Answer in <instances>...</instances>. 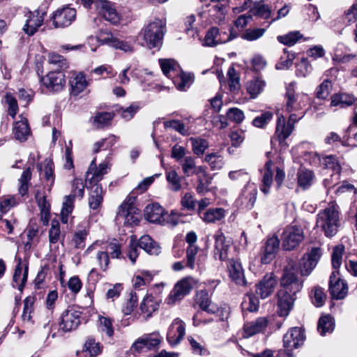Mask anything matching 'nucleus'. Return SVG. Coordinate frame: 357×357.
I'll return each mask as SVG.
<instances>
[{"instance_id": "6e6552de", "label": "nucleus", "mask_w": 357, "mask_h": 357, "mask_svg": "<svg viewBox=\"0 0 357 357\" xmlns=\"http://www.w3.org/2000/svg\"><path fill=\"white\" fill-rule=\"evenodd\" d=\"M111 169V164L109 161H104L96 165V158H94L91 161L87 172H86V187L89 188L91 186L99 185L98 183L103 178Z\"/></svg>"}, {"instance_id": "f03ea898", "label": "nucleus", "mask_w": 357, "mask_h": 357, "mask_svg": "<svg viewBox=\"0 0 357 357\" xmlns=\"http://www.w3.org/2000/svg\"><path fill=\"white\" fill-rule=\"evenodd\" d=\"M340 213L339 206L335 202H330L327 207L321 210L316 220V227L324 232L328 238L336 235L340 227Z\"/></svg>"}, {"instance_id": "f3484780", "label": "nucleus", "mask_w": 357, "mask_h": 357, "mask_svg": "<svg viewBox=\"0 0 357 357\" xmlns=\"http://www.w3.org/2000/svg\"><path fill=\"white\" fill-rule=\"evenodd\" d=\"M98 248L107 252L108 255H110L112 259H119L122 255L121 245L116 239L105 243L96 241L86 249L85 253H89Z\"/></svg>"}, {"instance_id": "f8f14e48", "label": "nucleus", "mask_w": 357, "mask_h": 357, "mask_svg": "<svg viewBox=\"0 0 357 357\" xmlns=\"http://www.w3.org/2000/svg\"><path fill=\"white\" fill-rule=\"evenodd\" d=\"M76 10L70 7L58 9L52 19L55 28H64L70 26L76 18Z\"/></svg>"}, {"instance_id": "c756f323", "label": "nucleus", "mask_w": 357, "mask_h": 357, "mask_svg": "<svg viewBox=\"0 0 357 357\" xmlns=\"http://www.w3.org/2000/svg\"><path fill=\"white\" fill-rule=\"evenodd\" d=\"M268 326V319L266 317H259L255 321L244 325V337H249L259 333L263 332Z\"/></svg>"}, {"instance_id": "ddd939ff", "label": "nucleus", "mask_w": 357, "mask_h": 357, "mask_svg": "<svg viewBox=\"0 0 357 357\" xmlns=\"http://www.w3.org/2000/svg\"><path fill=\"white\" fill-rule=\"evenodd\" d=\"M280 247V240L278 236H273L267 238L261 248L260 261L263 264H270L275 257Z\"/></svg>"}, {"instance_id": "39448f33", "label": "nucleus", "mask_w": 357, "mask_h": 357, "mask_svg": "<svg viewBox=\"0 0 357 357\" xmlns=\"http://www.w3.org/2000/svg\"><path fill=\"white\" fill-rule=\"evenodd\" d=\"M298 114H290L287 122L282 114H278L275 138L280 144L285 142V140L290 136L294 130V124L304 116L301 113L297 118Z\"/></svg>"}, {"instance_id": "a19ab883", "label": "nucleus", "mask_w": 357, "mask_h": 357, "mask_svg": "<svg viewBox=\"0 0 357 357\" xmlns=\"http://www.w3.org/2000/svg\"><path fill=\"white\" fill-rule=\"evenodd\" d=\"M335 323L333 319L330 315H325L320 317L317 330L321 335H325L327 333H331L333 331Z\"/></svg>"}, {"instance_id": "69168bd1", "label": "nucleus", "mask_w": 357, "mask_h": 357, "mask_svg": "<svg viewBox=\"0 0 357 357\" xmlns=\"http://www.w3.org/2000/svg\"><path fill=\"white\" fill-rule=\"evenodd\" d=\"M211 12L213 13L214 20L220 24L225 22L227 10L226 6L223 4H217L213 6Z\"/></svg>"}, {"instance_id": "6ab92c4d", "label": "nucleus", "mask_w": 357, "mask_h": 357, "mask_svg": "<svg viewBox=\"0 0 357 357\" xmlns=\"http://www.w3.org/2000/svg\"><path fill=\"white\" fill-rule=\"evenodd\" d=\"M96 5L100 13L105 20L114 24L119 22L121 17L114 3L107 0H100Z\"/></svg>"}, {"instance_id": "37998d69", "label": "nucleus", "mask_w": 357, "mask_h": 357, "mask_svg": "<svg viewBox=\"0 0 357 357\" xmlns=\"http://www.w3.org/2000/svg\"><path fill=\"white\" fill-rule=\"evenodd\" d=\"M192 149L194 154L197 156L202 155L208 147V142L206 139L200 137H190Z\"/></svg>"}, {"instance_id": "2eb2a0df", "label": "nucleus", "mask_w": 357, "mask_h": 357, "mask_svg": "<svg viewBox=\"0 0 357 357\" xmlns=\"http://www.w3.org/2000/svg\"><path fill=\"white\" fill-rule=\"evenodd\" d=\"M335 271H333L330 277L329 291L333 298L341 300L346 297L348 294L347 283L338 277Z\"/></svg>"}, {"instance_id": "09e8293b", "label": "nucleus", "mask_w": 357, "mask_h": 357, "mask_svg": "<svg viewBox=\"0 0 357 357\" xmlns=\"http://www.w3.org/2000/svg\"><path fill=\"white\" fill-rule=\"evenodd\" d=\"M266 31L265 28H249L241 34V38L248 41H255L261 38Z\"/></svg>"}, {"instance_id": "473e14b6", "label": "nucleus", "mask_w": 357, "mask_h": 357, "mask_svg": "<svg viewBox=\"0 0 357 357\" xmlns=\"http://www.w3.org/2000/svg\"><path fill=\"white\" fill-rule=\"evenodd\" d=\"M140 248L150 255H158L160 252V247L149 235L142 236L137 242Z\"/></svg>"}, {"instance_id": "8fccbe9b", "label": "nucleus", "mask_w": 357, "mask_h": 357, "mask_svg": "<svg viewBox=\"0 0 357 357\" xmlns=\"http://www.w3.org/2000/svg\"><path fill=\"white\" fill-rule=\"evenodd\" d=\"M143 337L146 343V348H147L149 350H151L158 347L161 343L162 340V337L160 335L158 331L144 334Z\"/></svg>"}, {"instance_id": "de8ad7c7", "label": "nucleus", "mask_w": 357, "mask_h": 357, "mask_svg": "<svg viewBox=\"0 0 357 357\" xmlns=\"http://www.w3.org/2000/svg\"><path fill=\"white\" fill-rule=\"evenodd\" d=\"M176 75L177 76L174 78V83L176 88L180 91H185L192 82L191 75L180 71Z\"/></svg>"}, {"instance_id": "5701e85b", "label": "nucleus", "mask_w": 357, "mask_h": 357, "mask_svg": "<svg viewBox=\"0 0 357 357\" xmlns=\"http://www.w3.org/2000/svg\"><path fill=\"white\" fill-rule=\"evenodd\" d=\"M222 35H227V33H220L219 29L216 26L211 27L208 30L204 37V45L214 47L218 44L227 43L235 38L234 36H232L231 33L227 37H223Z\"/></svg>"}, {"instance_id": "052dcab7", "label": "nucleus", "mask_w": 357, "mask_h": 357, "mask_svg": "<svg viewBox=\"0 0 357 357\" xmlns=\"http://www.w3.org/2000/svg\"><path fill=\"white\" fill-rule=\"evenodd\" d=\"M229 86L231 91H238L240 89V79L236 70L234 67H230L227 71Z\"/></svg>"}, {"instance_id": "a18cd8bd", "label": "nucleus", "mask_w": 357, "mask_h": 357, "mask_svg": "<svg viewBox=\"0 0 357 357\" xmlns=\"http://www.w3.org/2000/svg\"><path fill=\"white\" fill-rule=\"evenodd\" d=\"M31 179V172L30 168L28 167L24 170L20 178H19L20 186L18 188V192L21 196H24L28 192Z\"/></svg>"}, {"instance_id": "79ce46f5", "label": "nucleus", "mask_w": 357, "mask_h": 357, "mask_svg": "<svg viewBox=\"0 0 357 357\" xmlns=\"http://www.w3.org/2000/svg\"><path fill=\"white\" fill-rule=\"evenodd\" d=\"M265 82L257 77L246 84V89L251 98H256L264 89Z\"/></svg>"}, {"instance_id": "ea45409f", "label": "nucleus", "mask_w": 357, "mask_h": 357, "mask_svg": "<svg viewBox=\"0 0 357 357\" xmlns=\"http://www.w3.org/2000/svg\"><path fill=\"white\" fill-rule=\"evenodd\" d=\"M13 133L17 140L25 141L30 133L27 121L22 120L16 122L13 128Z\"/></svg>"}, {"instance_id": "c9c22d12", "label": "nucleus", "mask_w": 357, "mask_h": 357, "mask_svg": "<svg viewBox=\"0 0 357 357\" xmlns=\"http://www.w3.org/2000/svg\"><path fill=\"white\" fill-rule=\"evenodd\" d=\"M159 63L163 73L169 78L176 76V74L179 72V66L174 59H161L159 60Z\"/></svg>"}, {"instance_id": "603ef678", "label": "nucleus", "mask_w": 357, "mask_h": 357, "mask_svg": "<svg viewBox=\"0 0 357 357\" xmlns=\"http://www.w3.org/2000/svg\"><path fill=\"white\" fill-rule=\"evenodd\" d=\"M343 252H344V246H342V245L335 246L333 248V250L332 252V256H331L332 266L335 270L334 271H335L337 274H339L338 269L342 264Z\"/></svg>"}, {"instance_id": "20e7f679", "label": "nucleus", "mask_w": 357, "mask_h": 357, "mask_svg": "<svg viewBox=\"0 0 357 357\" xmlns=\"http://www.w3.org/2000/svg\"><path fill=\"white\" fill-rule=\"evenodd\" d=\"M285 111L290 114L301 115V113L305 114L303 107L305 105L307 96L302 93H296L295 83L291 82L286 87L285 93ZM299 116H297L298 118Z\"/></svg>"}, {"instance_id": "4d7b16f0", "label": "nucleus", "mask_w": 357, "mask_h": 357, "mask_svg": "<svg viewBox=\"0 0 357 357\" xmlns=\"http://www.w3.org/2000/svg\"><path fill=\"white\" fill-rule=\"evenodd\" d=\"M97 252L96 254V259L98 264L100 268L105 272L109 268V264L110 262L109 257L107 254V252H105L104 250L100 248H98Z\"/></svg>"}, {"instance_id": "f257e3e1", "label": "nucleus", "mask_w": 357, "mask_h": 357, "mask_svg": "<svg viewBox=\"0 0 357 357\" xmlns=\"http://www.w3.org/2000/svg\"><path fill=\"white\" fill-rule=\"evenodd\" d=\"M299 270L294 265H289L284 270L280 280L281 289L278 292V314L287 317L293 307L295 296L303 288V281L298 277Z\"/></svg>"}, {"instance_id": "680f3d73", "label": "nucleus", "mask_w": 357, "mask_h": 357, "mask_svg": "<svg viewBox=\"0 0 357 357\" xmlns=\"http://www.w3.org/2000/svg\"><path fill=\"white\" fill-rule=\"evenodd\" d=\"M35 298L33 296H27L24 301V309L22 315L24 321H30L31 320V313L33 310V303Z\"/></svg>"}, {"instance_id": "338daca9", "label": "nucleus", "mask_w": 357, "mask_h": 357, "mask_svg": "<svg viewBox=\"0 0 357 357\" xmlns=\"http://www.w3.org/2000/svg\"><path fill=\"white\" fill-rule=\"evenodd\" d=\"M5 103L8 105V112L13 119L18 112V105L16 98L10 93H6L4 96Z\"/></svg>"}, {"instance_id": "f704fd0d", "label": "nucleus", "mask_w": 357, "mask_h": 357, "mask_svg": "<svg viewBox=\"0 0 357 357\" xmlns=\"http://www.w3.org/2000/svg\"><path fill=\"white\" fill-rule=\"evenodd\" d=\"M197 303L202 310L208 313L214 314L218 310L217 305L209 300L208 293L205 291H201L197 295Z\"/></svg>"}, {"instance_id": "b1692460", "label": "nucleus", "mask_w": 357, "mask_h": 357, "mask_svg": "<svg viewBox=\"0 0 357 357\" xmlns=\"http://www.w3.org/2000/svg\"><path fill=\"white\" fill-rule=\"evenodd\" d=\"M308 155L312 158V164L316 165L321 163L325 168L332 169L333 173L341 172V164L337 157L331 155L321 158L316 153H309Z\"/></svg>"}, {"instance_id": "aec40b11", "label": "nucleus", "mask_w": 357, "mask_h": 357, "mask_svg": "<svg viewBox=\"0 0 357 357\" xmlns=\"http://www.w3.org/2000/svg\"><path fill=\"white\" fill-rule=\"evenodd\" d=\"M185 334V323L180 319L176 318L173 321L168 329L167 340L170 344L176 345L181 342Z\"/></svg>"}, {"instance_id": "4468645a", "label": "nucleus", "mask_w": 357, "mask_h": 357, "mask_svg": "<svg viewBox=\"0 0 357 357\" xmlns=\"http://www.w3.org/2000/svg\"><path fill=\"white\" fill-rule=\"evenodd\" d=\"M41 82L50 91H60L66 84L65 75L61 70L52 71L41 79Z\"/></svg>"}, {"instance_id": "72a5a7b5", "label": "nucleus", "mask_w": 357, "mask_h": 357, "mask_svg": "<svg viewBox=\"0 0 357 357\" xmlns=\"http://www.w3.org/2000/svg\"><path fill=\"white\" fill-rule=\"evenodd\" d=\"M250 12L252 13V15L267 20L271 17L272 10L268 5L264 3V1H259L254 3Z\"/></svg>"}, {"instance_id": "e2e57ef3", "label": "nucleus", "mask_w": 357, "mask_h": 357, "mask_svg": "<svg viewBox=\"0 0 357 357\" xmlns=\"http://www.w3.org/2000/svg\"><path fill=\"white\" fill-rule=\"evenodd\" d=\"M164 126L165 128H172L183 136L189 135L188 130L185 128L184 123L178 120H170L165 121Z\"/></svg>"}, {"instance_id": "4be33fe9", "label": "nucleus", "mask_w": 357, "mask_h": 357, "mask_svg": "<svg viewBox=\"0 0 357 357\" xmlns=\"http://www.w3.org/2000/svg\"><path fill=\"white\" fill-rule=\"evenodd\" d=\"M257 187L254 183H248L242 189L238 202L248 209H251L256 202Z\"/></svg>"}, {"instance_id": "bb28decb", "label": "nucleus", "mask_w": 357, "mask_h": 357, "mask_svg": "<svg viewBox=\"0 0 357 357\" xmlns=\"http://www.w3.org/2000/svg\"><path fill=\"white\" fill-rule=\"evenodd\" d=\"M71 95L76 96L83 92L89 85V80H86V75L82 72L75 73L69 80Z\"/></svg>"}, {"instance_id": "13d9d810", "label": "nucleus", "mask_w": 357, "mask_h": 357, "mask_svg": "<svg viewBox=\"0 0 357 357\" xmlns=\"http://www.w3.org/2000/svg\"><path fill=\"white\" fill-rule=\"evenodd\" d=\"M228 176L230 180L238 183H250V176L244 169H238L229 172Z\"/></svg>"}, {"instance_id": "58836bf2", "label": "nucleus", "mask_w": 357, "mask_h": 357, "mask_svg": "<svg viewBox=\"0 0 357 357\" xmlns=\"http://www.w3.org/2000/svg\"><path fill=\"white\" fill-rule=\"evenodd\" d=\"M314 174L308 169H300L297 174L298 184L303 189L310 187L314 181Z\"/></svg>"}, {"instance_id": "a878e982", "label": "nucleus", "mask_w": 357, "mask_h": 357, "mask_svg": "<svg viewBox=\"0 0 357 357\" xmlns=\"http://www.w3.org/2000/svg\"><path fill=\"white\" fill-rule=\"evenodd\" d=\"M215 238V255H218L220 261H225L228 259V249L231 245V241L227 240L224 234L218 231L214 235Z\"/></svg>"}, {"instance_id": "2f4dec72", "label": "nucleus", "mask_w": 357, "mask_h": 357, "mask_svg": "<svg viewBox=\"0 0 357 357\" xmlns=\"http://www.w3.org/2000/svg\"><path fill=\"white\" fill-rule=\"evenodd\" d=\"M91 191L89 197V208L93 211L98 210L103 201V191L100 185L90 187Z\"/></svg>"}, {"instance_id": "3c124183", "label": "nucleus", "mask_w": 357, "mask_h": 357, "mask_svg": "<svg viewBox=\"0 0 357 357\" xmlns=\"http://www.w3.org/2000/svg\"><path fill=\"white\" fill-rule=\"evenodd\" d=\"M302 34L299 31H291L283 36L277 37L278 40L288 46L294 45L301 38Z\"/></svg>"}, {"instance_id": "e433bc0d", "label": "nucleus", "mask_w": 357, "mask_h": 357, "mask_svg": "<svg viewBox=\"0 0 357 357\" xmlns=\"http://www.w3.org/2000/svg\"><path fill=\"white\" fill-rule=\"evenodd\" d=\"M36 200L40 209L41 219L44 223H47L50 218V204L46 196L39 191L36 194Z\"/></svg>"}, {"instance_id": "6e6d98bb", "label": "nucleus", "mask_w": 357, "mask_h": 357, "mask_svg": "<svg viewBox=\"0 0 357 357\" xmlns=\"http://www.w3.org/2000/svg\"><path fill=\"white\" fill-rule=\"evenodd\" d=\"M166 178L171 189L174 191H178L181 188V178L174 169L166 172Z\"/></svg>"}, {"instance_id": "cd10ccee", "label": "nucleus", "mask_w": 357, "mask_h": 357, "mask_svg": "<svg viewBox=\"0 0 357 357\" xmlns=\"http://www.w3.org/2000/svg\"><path fill=\"white\" fill-rule=\"evenodd\" d=\"M227 266L231 280L237 285H245L246 281L241 263L237 260L231 259L229 261Z\"/></svg>"}, {"instance_id": "c03bdc74", "label": "nucleus", "mask_w": 357, "mask_h": 357, "mask_svg": "<svg viewBox=\"0 0 357 357\" xmlns=\"http://www.w3.org/2000/svg\"><path fill=\"white\" fill-rule=\"evenodd\" d=\"M225 210L220 208H210L204 213L202 218L206 222H214L225 217Z\"/></svg>"}, {"instance_id": "5fc2aeb1", "label": "nucleus", "mask_w": 357, "mask_h": 357, "mask_svg": "<svg viewBox=\"0 0 357 357\" xmlns=\"http://www.w3.org/2000/svg\"><path fill=\"white\" fill-rule=\"evenodd\" d=\"M354 98L347 94H335L331 98V106L340 105L342 107L351 105L354 103Z\"/></svg>"}, {"instance_id": "412c9836", "label": "nucleus", "mask_w": 357, "mask_h": 357, "mask_svg": "<svg viewBox=\"0 0 357 357\" xmlns=\"http://www.w3.org/2000/svg\"><path fill=\"white\" fill-rule=\"evenodd\" d=\"M45 12H40L37 10L34 12H29L26 20L23 27L24 31L29 36H33L38 29L43 24Z\"/></svg>"}, {"instance_id": "7c9ffc66", "label": "nucleus", "mask_w": 357, "mask_h": 357, "mask_svg": "<svg viewBox=\"0 0 357 357\" xmlns=\"http://www.w3.org/2000/svg\"><path fill=\"white\" fill-rule=\"evenodd\" d=\"M28 276V265L24 266V272H22V266L21 265V259L18 264L16 266L13 278V287L17 288L20 291H22Z\"/></svg>"}, {"instance_id": "864d4df0", "label": "nucleus", "mask_w": 357, "mask_h": 357, "mask_svg": "<svg viewBox=\"0 0 357 357\" xmlns=\"http://www.w3.org/2000/svg\"><path fill=\"white\" fill-rule=\"evenodd\" d=\"M181 165L183 172L186 176L189 177L195 174L197 165L193 157H185Z\"/></svg>"}, {"instance_id": "4c0bfd02", "label": "nucleus", "mask_w": 357, "mask_h": 357, "mask_svg": "<svg viewBox=\"0 0 357 357\" xmlns=\"http://www.w3.org/2000/svg\"><path fill=\"white\" fill-rule=\"evenodd\" d=\"M158 308V303L152 296L146 297L140 305V310L146 319L149 318Z\"/></svg>"}, {"instance_id": "9d476101", "label": "nucleus", "mask_w": 357, "mask_h": 357, "mask_svg": "<svg viewBox=\"0 0 357 357\" xmlns=\"http://www.w3.org/2000/svg\"><path fill=\"white\" fill-rule=\"evenodd\" d=\"M135 201V197L128 196L119 207L117 217L123 218L125 224L133 225L139 222V218L136 216L137 208L134 206Z\"/></svg>"}, {"instance_id": "7ed1b4c3", "label": "nucleus", "mask_w": 357, "mask_h": 357, "mask_svg": "<svg viewBox=\"0 0 357 357\" xmlns=\"http://www.w3.org/2000/svg\"><path fill=\"white\" fill-rule=\"evenodd\" d=\"M166 31V22L161 19H155L149 22L142 30L146 46L149 49L161 46Z\"/></svg>"}, {"instance_id": "9b49d317", "label": "nucleus", "mask_w": 357, "mask_h": 357, "mask_svg": "<svg viewBox=\"0 0 357 357\" xmlns=\"http://www.w3.org/2000/svg\"><path fill=\"white\" fill-rule=\"evenodd\" d=\"M81 312L70 307L66 310L61 316L59 328L65 332H69L77 328L80 324Z\"/></svg>"}, {"instance_id": "1a4fd4ad", "label": "nucleus", "mask_w": 357, "mask_h": 357, "mask_svg": "<svg viewBox=\"0 0 357 357\" xmlns=\"http://www.w3.org/2000/svg\"><path fill=\"white\" fill-rule=\"evenodd\" d=\"M275 170L276 171L275 179L278 185L280 186L284 181L285 177L284 171L279 167H275L272 161H267L264 165L262 176V185L260 187L261 192L265 195L268 194L270 192V188L273 183V176Z\"/></svg>"}, {"instance_id": "0e129e2a", "label": "nucleus", "mask_w": 357, "mask_h": 357, "mask_svg": "<svg viewBox=\"0 0 357 357\" xmlns=\"http://www.w3.org/2000/svg\"><path fill=\"white\" fill-rule=\"evenodd\" d=\"M259 304V302L257 297L253 296L252 294H248L245 296L242 305L244 309H246L250 312H255L257 310Z\"/></svg>"}, {"instance_id": "c85d7f7f", "label": "nucleus", "mask_w": 357, "mask_h": 357, "mask_svg": "<svg viewBox=\"0 0 357 357\" xmlns=\"http://www.w3.org/2000/svg\"><path fill=\"white\" fill-rule=\"evenodd\" d=\"M321 255V251L319 248H313L307 253V259L303 264V269L300 273L301 275L307 276L316 266Z\"/></svg>"}, {"instance_id": "49530a36", "label": "nucleus", "mask_w": 357, "mask_h": 357, "mask_svg": "<svg viewBox=\"0 0 357 357\" xmlns=\"http://www.w3.org/2000/svg\"><path fill=\"white\" fill-rule=\"evenodd\" d=\"M75 198L72 196L67 195L64 197V202L61 211V220L63 223L66 224L68 220V215L72 213L74 208Z\"/></svg>"}, {"instance_id": "dca6fc26", "label": "nucleus", "mask_w": 357, "mask_h": 357, "mask_svg": "<svg viewBox=\"0 0 357 357\" xmlns=\"http://www.w3.org/2000/svg\"><path fill=\"white\" fill-rule=\"evenodd\" d=\"M277 284L278 281L274 274L267 273L256 284V294L261 299H265L273 293Z\"/></svg>"}, {"instance_id": "bf43d9fd", "label": "nucleus", "mask_w": 357, "mask_h": 357, "mask_svg": "<svg viewBox=\"0 0 357 357\" xmlns=\"http://www.w3.org/2000/svg\"><path fill=\"white\" fill-rule=\"evenodd\" d=\"M113 119L110 112H99L93 118V123L97 128H102L108 125Z\"/></svg>"}, {"instance_id": "393cba45", "label": "nucleus", "mask_w": 357, "mask_h": 357, "mask_svg": "<svg viewBox=\"0 0 357 357\" xmlns=\"http://www.w3.org/2000/svg\"><path fill=\"white\" fill-rule=\"evenodd\" d=\"M165 211L158 203L148 204L144 208V215L150 222L164 224L165 222Z\"/></svg>"}, {"instance_id": "423d86ee", "label": "nucleus", "mask_w": 357, "mask_h": 357, "mask_svg": "<svg viewBox=\"0 0 357 357\" xmlns=\"http://www.w3.org/2000/svg\"><path fill=\"white\" fill-rule=\"evenodd\" d=\"M303 229L301 226L288 225L281 235L282 245L285 250H292L304 240Z\"/></svg>"}, {"instance_id": "a211bd4d", "label": "nucleus", "mask_w": 357, "mask_h": 357, "mask_svg": "<svg viewBox=\"0 0 357 357\" xmlns=\"http://www.w3.org/2000/svg\"><path fill=\"white\" fill-rule=\"evenodd\" d=\"M305 340L304 331L299 327L291 328L283 337L284 349H297Z\"/></svg>"}, {"instance_id": "774afa93", "label": "nucleus", "mask_w": 357, "mask_h": 357, "mask_svg": "<svg viewBox=\"0 0 357 357\" xmlns=\"http://www.w3.org/2000/svg\"><path fill=\"white\" fill-rule=\"evenodd\" d=\"M331 87V82L328 79H325L317 89V98L321 100L326 99L330 94Z\"/></svg>"}, {"instance_id": "0eeeda50", "label": "nucleus", "mask_w": 357, "mask_h": 357, "mask_svg": "<svg viewBox=\"0 0 357 357\" xmlns=\"http://www.w3.org/2000/svg\"><path fill=\"white\" fill-rule=\"evenodd\" d=\"M197 284V280L190 276L178 280L167 297V303L169 305H174L176 301L182 300L186 295L190 293Z\"/></svg>"}]
</instances>
